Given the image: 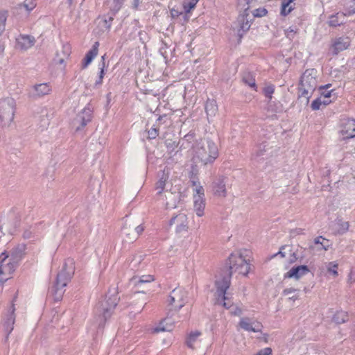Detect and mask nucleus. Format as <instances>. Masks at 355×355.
<instances>
[{
    "instance_id": "nucleus-1",
    "label": "nucleus",
    "mask_w": 355,
    "mask_h": 355,
    "mask_svg": "<svg viewBox=\"0 0 355 355\" xmlns=\"http://www.w3.org/2000/svg\"><path fill=\"white\" fill-rule=\"evenodd\" d=\"M250 260L247 259L240 252H234L229 257L230 272L225 276L218 277L215 284L216 291L215 293V303L223 305L225 308L230 307L231 302L226 297V290L230 285V277L232 272H238L243 275H247L250 270Z\"/></svg>"
},
{
    "instance_id": "nucleus-2",
    "label": "nucleus",
    "mask_w": 355,
    "mask_h": 355,
    "mask_svg": "<svg viewBox=\"0 0 355 355\" xmlns=\"http://www.w3.org/2000/svg\"><path fill=\"white\" fill-rule=\"evenodd\" d=\"M74 268L73 259H69L64 262L62 270L58 274L55 284L51 288V293L56 300H60L62 297L64 288L72 277Z\"/></svg>"
},
{
    "instance_id": "nucleus-3",
    "label": "nucleus",
    "mask_w": 355,
    "mask_h": 355,
    "mask_svg": "<svg viewBox=\"0 0 355 355\" xmlns=\"http://www.w3.org/2000/svg\"><path fill=\"white\" fill-rule=\"evenodd\" d=\"M119 297L116 295L106 296L105 299L101 302L96 307L97 318L95 320L96 325L98 327H103L107 318H109L119 302Z\"/></svg>"
},
{
    "instance_id": "nucleus-4",
    "label": "nucleus",
    "mask_w": 355,
    "mask_h": 355,
    "mask_svg": "<svg viewBox=\"0 0 355 355\" xmlns=\"http://www.w3.org/2000/svg\"><path fill=\"white\" fill-rule=\"evenodd\" d=\"M317 71L314 69L306 70L302 74L299 87V98H304L305 103L309 101L313 92L317 87Z\"/></svg>"
},
{
    "instance_id": "nucleus-5",
    "label": "nucleus",
    "mask_w": 355,
    "mask_h": 355,
    "mask_svg": "<svg viewBox=\"0 0 355 355\" xmlns=\"http://www.w3.org/2000/svg\"><path fill=\"white\" fill-rule=\"evenodd\" d=\"M21 257V250L18 253L13 252L10 257L6 253L0 255V282H3L8 280L11 274L15 270L18 261Z\"/></svg>"
},
{
    "instance_id": "nucleus-6",
    "label": "nucleus",
    "mask_w": 355,
    "mask_h": 355,
    "mask_svg": "<svg viewBox=\"0 0 355 355\" xmlns=\"http://www.w3.org/2000/svg\"><path fill=\"white\" fill-rule=\"evenodd\" d=\"M15 101L11 97L0 100V125L8 126L15 115Z\"/></svg>"
},
{
    "instance_id": "nucleus-7",
    "label": "nucleus",
    "mask_w": 355,
    "mask_h": 355,
    "mask_svg": "<svg viewBox=\"0 0 355 355\" xmlns=\"http://www.w3.org/2000/svg\"><path fill=\"white\" fill-rule=\"evenodd\" d=\"M187 293L182 288L173 289L169 296V304L175 311L182 308L186 302Z\"/></svg>"
},
{
    "instance_id": "nucleus-8",
    "label": "nucleus",
    "mask_w": 355,
    "mask_h": 355,
    "mask_svg": "<svg viewBox=\"0 0 355 355\" xmlns=\"http://www.w3.org/2000/svg\"><path fill=\"white\" fill-rule=\"evenodd\" d=\"M92 111L89 107H85L79 112L72 122V126L76 131L80 130L92 119Z\"/></svg>"
},
{
    "instance_id": "nucleus-9",
    "label": "nucleus",
    "mask_w": 355,
    "mask_h": 355,
    "mask_svg": "<svg viewBox=\"0 0 355 355\" xmlns=\"http://www.w3.org/2000/svg\"><path fill=\"white\" fill-rule=\"evenodd\" d=\"M248 10V8H245L243 13L239 15L236 21L234 24L233 29L239 37H241L243 33L248 31L250 27V21L247 18L249 15L247 12Z\"/></svg>"
},
{
    "instance_id": "nucleus-10",
    "label": "nucleus",
    "mask_w": 355,
    "mask_h": 355,
    "mask_svg": "<svg viewBox=\"0 0 355 355\" xmlns=\"http://www.w3.org/2000/svg\"><path fill=\"white\" fill-rule=\"evenodd\" d=\"M339 132L342 139H347L354 137L355 120L343 119L341 122Z\"/></svg>"
},
{
    "instance_id": "nucleus-11",
    "label": "nucleus",
    "mask_w": 355,
    "mask_h": 355,
    "mask_svg": "<svg viewBox=\"0 0 355 355\" xmlns=\"http://www.w3.org/2000/svg\"><path fill=\"white\" fill-rule=\"evenodd\" d=\"M188 223V217L184 213L177 214L170 220V225L175 226V231L178 233L187 232Z\"/></svg>"
},
{
    "instance_id": "nucleus-12",
    "label": "nucleus",
    "mask_w": 355,
    "mask_h": 355,
    "mask_svg": "<svg viewBox=\"0 0 355 355\" xmlns=\"http://www.w3.org/2000/svg\"><path fill=\"white\" fill-rule=\"evenodd\" d=\"M239 327L243 330L248 332H261L263 326L257 320L250 318H241L239 322Z\"/></svg>"
},
{
    "instance_id": "nucleus-13",
    "label": "nucleus",
    "mask_w": 355,
    "mask_h": 355,
    "mask_svg": "<svg viewBox=\"0 0 355 355\" xmlns=\"http://www.w3.org/2000/svg\"><path fill=\"white\" fill-rule=\"evenodd\" d=\"M35 39L28 35H20L16 39V47L21 51H26L34 46Z\"/></svg>"
},
{
    "instance_id": "nucleus-14",
    "label": "nucleus",
    "mask_w": 355,
    "mask_h": 355,
    "mask_svg": "<svg viewBox=\"0 0 355 355\" xmlns=\"http://www.w3.org/2000/svg\"><path fill=\"white\" fill-rule=\"evenodd\" d=\"M224 176H218L212 183V188L215 196L225 198L227 196V190Z\"/></svg>"
},
{
    "instance_id": "nucleus-15",
    "label": "nucleus",
    "mask_w": 355,
    "mask_h": 355,
    "mask_svg": "<svg viewBox=\"0 0 355 355\" xmlns=\"http://www.w3.org/2000/svg\"><path fill=\"white\" fill-rule=\"evenodd\" d=\"M170 170L168 168H164L161 173L158 174V180L155 184V189L157 190V195L160 196L161 200L164 202V199L162 198V193L164 189L166 181L168 179Z\"/></svg>"
},
{
    "instance_id": "nucleus-16",
    "label": "nucleus",
    "mask_w": 355,
    "mask_h": 355,
    "mask_svg": "<svg viewBox=\"0 0 355 355\" xmlns=\"http://www.w3.org/2000/svg\"><path fill=\"white\" fill-rule=\"evenodd\" d=\"M309 270L306 266H299L293 267L285 275L286 278H294L298 279L309 272Z\"/></svg>"
},
{
    "instance_id": "nucleus-17",
    "label": "nucleus",
    "mask_w": 355,
    "mask_h": 355,
    "mask_svg": "<svg viewBox=\"0 0 355 355\" xmlns=\"http://www.w3.org/2000/svg\"><path fill=\"white\" fill-rule=\"evenodd\" d=\"M15 307L14 305H12L9 313L7 315L6 318L3 320V325L5 328V331L6 332V338H8L9 334L12 332L13 330V325L15 323V318L14 315L15 312Z\"/></svg>"
},
{
    "instance_id": "nucleus-18",
    "label": "nucleus",
    "mask_w": 355,
    "mask_h": 355,
    "mask_svg": "<svg viewBox=\"0 0 355 355\" xmlns=\"http://www.w3.org/2000/svg\"><path fill=\"white\" fill-rule=\"evenodd\" d=\"M349 46V40L348 37H340L334 42L331 51L334 54H338L339 52L347 49Z\"/></svg>"
},
{
    "instance_id": "nucleus-19",
    "label": "nucleus",
    "mask_w": 355,
    "mask_h": 355,
    "mask_svg": "<svg viewBox=\"0 0 355 355\" xmlns=\"http://www.w3.org/2000/svg\"><path fill=\"white\" fill-rule=\"evenodd\" d=\"M205 205V197L202 196H193V210L198 216L201 217L204 215Z\"/></svg>"
},
{
    "instance_id": "nucleus-20",
    "label": "nucleus",
    "mask_w": 355,
    "mask_h": 355,
    "mask_svg": "<svg viewBox=\"0 0 355 355\" xmlns=\"http://www.w3.org/2000/svg\"><path fill=\"white\" fill-rule=\"evenodd\" d=\"M51 91V87L48 83L35 85L32 88V94L40 97L49 94Z\"/></svg>"
},
{
    "instance_id": "nucleus-21",
    "label": "nucleus",
    "mask_w": 355,
    "mask_h": 355,
    "mask_svg": "<svg viewBox=\"0 0 355 355\" xmlns=\"http://www.w3.org/2000/svg\"><path fill=\"white\" fill-rule=\"evenodd\" d=\"M71 53V47L68 44H63L60 51H58L55 58V62L62 64Z\"/></svg>"
},
{
    "instance_id": "nucleus-22",
    "label": "nucleus",
    "mask_w": 355,
    "mask_h": 355,
    "mask_svg": "<svg viewBox=\"0 0 355 355\" xmlns=\"http://www.w3.org/2000/svg\"><path fill=\"white\" fill-rule=\"evenodd\" d=\"M174 322V320L171 318L166 317L156 328H155L154 332L171 331L173 329Z\"/></svg>"
},
{
    "instance_id": "nucleus-23",
    "label": "nucleus",
    "mask_w": 355,
    "mask_h": 355,
    "mask_svg": "<svg viewBox=\"0 0 355 355\" xmlns=\"http://www.w3.org/2000/svg\"><path fill=\"white\" fill-rule=\"evenodd\" d=\"M98 42H96L93 48L86 54L83 62V68L87 67L98 54Z\"/></svg>"
},
{
    "instance_id": "nucleus-24",
    "label": "nucleus",
    "mask_w": 355,
    "mask_h": 355,
    "mask_svg": "<svg viewBox=\"0 0 355 355\" xmlns=\"http://www.w3.org/2000/svg\"><path fill=\"white\" fill-rule=\"evenodd\" d=\"M201 332L198 331H191L186 339L187 345L191 349L195 348V345L199 341Z\"/></svg>"
},
{
    "instance_id": "nucleus-25",
    "label": "nucleus",
    "mask_w": 355,
    "mask_h": 355,
    "mask_svg": "<svg viewBox=\"0 0 355 355\" xmlns=\"http://www.w3.org/2000/svg\"><path fill=\"white\" fill-rule=\"evenodd\" d=\"M345 15L343 12H338L336 15H331L329 17L328 23L331 26H337L345 23Z\"/></svg>"
},
{
    "instance_id": "nucleus-26",
    "label": "nucleus",
    "mask_w": 355,
    "mask_h": 355,
    "mask_svg": "<svg viewBox=\"0 0 355 355\" xmlns=\"http://www.w3.org/2000/svg\"><path fill=\"white\" fill-rule=\"evenodd\" d=\"M166 198V207L167 208H175L177 205L178 195H175L171 192H166L164 195Z\"/></svg>"
},
{
    "instance_id": "nucleus-27",
    "label": "nucleus",
    "mask_w": 355,
    "mask_h": 355,
    "mask_svg": "<svg viewBox=\"0 0 355 355\" xmlns=\"http://www.w3.org/2000/svg\"><path fill=\"white\" fill-rule=\"evenodd\" d=\"M217 105L214 100H209L206 103L205 110L208 116H214L217 112Z\"/></svg>"
},
{
    "instance_id": "nucleus-28",
    "label": "nucleus",
    "mask_w": 355,
    "mask_h": 355,
    "mask_svg": "<svg viewBox=\"0 0 355 355\" xmlns=\"http://www.w3.org/2000/svg\"><path fill=\"white\" fill-rule=\"evenodd\" d=\"M216 159V157H206L205 159L200 157H193L192 162L194 164H197L198 166L199 164L200 166L202 165H207V164H211L214 162Z\"/></svg>"
},
{
    "instance_id": "nucleus-29",
    "label": "nucleus",
    "mask_w": 355,
    "mask_h": 355,
    "mask_svg": "<svg viewBox=\"0 0 355 355\" xmlns=\"http://www.w3.org/2000/svg\"><path fill=\"white\" fill-rule=\"evenodd\" d=\"M331 102V100H326L325 98L323 99L320 96L313 101L311 106L313 110H318L320 108L322 105H326L329 104Z\"/></svg>"
},
{
    "instance_id": "nucleus-30",
    "label": "nucleus",
    "mask_w": 355,
    "mask_h": 355,
    "mask_svg": "<svg viewBox=\"0 0 355 355\" xmlns=\"http://www.w3.org/2000/svg\"><path fill=\"white\" fill-rule=\"evenodd\" d=\"M132 227L134 230V232L132 233V236L128 239L130 242L135 241L144 230V227L141 225L137 226L133 225Z\"/></svg>"
},
{
    "instance_id": "nucleus-31",
    "label": "nucleus",
    "mask_w": 355,
    "mask_h": 355,
    "mask_svg": "<svg viewBox=\"0 0 355 355\" xmlns=\"http://www.w3.org/2000/svg\"><path fill=\"white\" fill-rule=\"evenodd\" d=\"M191 184L193 187H195L193 196H202L205 197V191L203 187L200 185V182L198 180H192Z\"/></svg>"
},
{
    "instance_id": "nucleus-32",
    "label": "nucleus",
    "mask_w": 355,
    "mask_h": 355,
    "mask_svg": "<svg viewBox=\"0 0 355 355\" xmlns=\"http://www.w3.org/2000/svg\"><path fill=\"white\" fill-rule=\"evenodd\" d=\"M199 0H184L183 2V8L186 12H189L193 10Z\"/></svg>"
},
{
    "instance_id": "nucleus-33",
    "label": "nucleus",
    "mask_w": 355,
    "mask_h": 355,
    "mask_svg": "<svg viewBox=\"0 0 355 355\" xmlns=\"http://www.w3.org/2000/svg\"><path fill=\"white\" fill-rule=\"evenodd\" d=\"M243 80L244 83L248 85L250 87L254 88L256 87L255 79L254 76L250 73L244 74Z\"/></svg>"
},
{
    "instance_id": "nucleus-34",
    "label": "nucleus",
    "mask_w": 355,
    "mask_h": 355,
    "mask_svg": "<svg viewBox=\"0 0 355 355\" xmlns=\"http://www.w3.org/2000/svg\"><path fill=\"white\" fill-rule=\"evenodd\" d=\"M314 243L315 244H320L322 246V248L324 250H327L330 247L329 241L323 238L322 236H318L315 239Z\"/></svg>"
},
{
    "instance_id": "nucleus-35",
    "label": "nucleus",
    "mask_w": 355,
    "mask_h": 355,
    "mask_svg": "<svg viewBox=\"0 0 355 355\" xmlns=\"http://www.w3.org/2000/svg\"><path fill=\"white\" fill-rule=\"evenodd\" d=\"M135 284L137 286H139L142 284H148L154 281V277L152 275H143L139 277V279L137 281L136 279H134Z\"/></svg>"
},
{
    "instance_id": "nucleus-36",
    "label": "nucleus",
    "mask_w": 355,
    "mask_h": 355,
    "mask_svg": "<svg viewBox=\"0 0 355 355\" xmlns=\"http://www.w3.org/2000/svg\"><path fill=\"white\" fill-rule=\"evenodd\" d=\"M333 320L337 324L343 323L347 320V315L345 312H338L334 315Z\"/></svg>"
},
{
    "instance_id": "nucleus-37",
    "label": "nucleus",
    "mask_w": 355,
    "mask_h": 355,
    "mask_svg": "<svg viewBox=\"0 0 355 355\" xmlns=\"http://www.w3.org/2000/svg\"><path fill=\"white\" fill-rule=\"evenodd\" d=\"M198 170H199V166H198L197 164H194L193 162V164H191V169L189 173V177L191 181L192 180H198L197 175L198 174Z\"/></svg>"
},
{
    "instance_id": "nucleus-38",
    "label": "nucleus",
    "mask_w": 355,
    "mask_h": 355,
    "mask_svg": "<svg viewBox=\"0 0 355 355\" xmlns=\"http://www.w3.org/2000/svg\"><path fill=\"white\" fill-rule=\"evenodd\" d=\"M123 0H107V5L114 11H117L121 8Z\"/></svg>"
},
{
    "instance_id": "nucleus-39",
    "label": "nucleus",
    "mask_w": 355,
    "mask_h": 355,
    "mask_svg": "<svg viewBox=\"0 0 355 355\" xmlns=\"http://www.w3.org/2000/svg\"><path fill=\"white\" fill-rule=\"evenodd\" d=\"M326 267L328 272L332 274L334 277L338 275V263L336 262H329L327 264Z\"/></svg>"
},
{
    "instance_id": "nucleus-40",
    "label": "nucleus",
    "mask_w": 355,
    "mask_h": 355,
    "mask_svg": "<svg viewBox=\"0 0 355 355\" xmlns=\"http://www.w3.org/2000/svg\"><path fill=\"white\" fill-rule=\"evenodd\" d=\"M133 232L134 230L130 225H129V227H127V224H125L122 229V234L125 236V240L128 242H130L128 239L132 236V233Z\"/></svg>"
},
{
    "instance_id": "nucleus-41",
    "label": "nucleus",
    "mask_w": 355,
    "mask_h": 355,
    "mask_svg": "<svg viewBox=\"0 0 355 355\" xmlns=\"http://www.w3.org/2000/svg\"><path fill=\"white\" fill-rule=\"evenodd\" d=\"M22 6L28 12L33 10L36 6L35 0H25Z\"/></svg>"
},
{
    "instance_id": "nucleus-42",
    "label": "nucleus",
    "mask_w": 355,
    "mask_h": 355,
    "mask_svg": "<svg viewBox=\"0 0 355 355\" xmlns=\"http://www.w3.org/2000/svg\"><path fill=\"white\" fill-rule=\"evenodd\" d=\"M275 87L272 85H266L263 88V92L265 96L269 98V101L272 99V94L274 93Z\"/></svg>"
},
{
    "instance_id": "nucleus-43",
    "label": "nucleus",
    "mask_w": 355,
    "mask_h": 355,
    "mask_svg": "<svg viewBox=\"0 0 355 355\" xmlns=\"http://www.w3.org/2000/svg\"><path fill=\"white\" fill-rule=\"evenodd\" d=\"M101 59H102L103 62L101 64V67H100L101 71H100L98 80H96V85H101L102 83L103 76H104V67H105L104 56H102Z\"/></svg>"
},
{
    "instance_id": "nucleus-44",
    "label": "nucleus",
    "mask_w": 355,
    "mask_h": 355,
    "mask_svg": "<svg viewBox=\"0 0 355 355\" xmlns=\"http://www.w3.org/2000/svg\"><path fill=\"white\" fill-rule=\"evenodd\" d=\"M338 225L339 226L338 231L340 234H343L349 228V224L347 222H338Z\"/></svg>"
},
{
    "instance_id": "nucleus-45",
    "label": "nucleus",
    "mask_w": 355,
    "mask_h": 355,
    "mask_svg": "<svg viewBox=\"0 0 355 355\" xmlns=\"http://www.w3.org/2000/svg\"><path fill=\"white\" fill-rule=\"evenodd\" d=\"M35 234V231L32 227H29L28 229H26L24 230L23 233V237L25 239H30L33 237Z\"/></svg>"
},
{
    "instance_id": "nucleus-46",
    "label": "nucleus",
    "mask_w": 355,
    "mask_h": 355,
    "mask_svg": "<svg viewBox=\"0 0 355 355\" xmlns=\"http://www.w3.org/2000/svg\"><path fill=\"white\" fill-rule=\"evenodd\" d=\"M266 14L267 10L263 8H257L253 11V15L254 17H261L265 16Z\"/></svg>"
},
{
    "instance_id": "nucleus-47",
    "label": "nucleus",
    "mask_w": 355,
    "mask_h": 355,
    "mask_svg": "<svg viewBox=\"0 0 355 355\" xmlns=\"http://www.w3.org/2000/svg\"><path fill=\"white\" fill-rule=\"evenodd\" d=\"M158 135V130L156 128H151L148 130V137L150 139H153L157 137Z\"/></svg>"
},
{
    "instance_id": "nucleus-48",
    "label": "nucleus",
    "mask_w": 355,
    "mask_h": 355,
    "mask_svg": "<svg viewBox=\"0 0 355 355\" xmlns=\"http://www.w3.org/2000/svg\"><path fill=\"white\" fill-rule=\"evenodd\" d=\"M332 92H333V90H331V91H327V90H323L321 92V97L324 99L325 98L326 100H330V98L332 95Z\"/></svg>"
},
{
    "instance_id": "nucleus-49",
    "label": "nucleus",
    "mask_w": 355,
    "mask_h": 355,
    "mask_svg": "<svg viewBox=\"0 0 355 355\" xmlns=\"http://www.w3.org/2000/svg\"><path fill=\"white\" fill-rule=\"evenodd\" d=\"M256 355H272V349L270 347H266L259 351Z\"/></svg>"
},
{
    "instance_id": "nucleus-50",
    "label": "nucleus",
    "mask_w": 355,
    "mask_h": 355,
    "mask_svg": "<svg viewBox=\"0 0 355 355\" xmlns=\"http://www.w3.org/2000/svg\"><path fill=\"white\" fill-rule=\"evenodd\" d=\"M98 24L105 28L106 29H108L110 27V24L108 23L106 19H100Z\"/></svg>"
},
{
    "instance_id": "nucleus-51",
    "label": "nucleus",
    "mask_w": 355,
    "mask_h": 355,
    "mask_svg": "<svg viewBox=\"0 0 355 355\" xmlns=\"http://www.w3.org/2000/svg\"><path fill=\"white\" fill-rule=\"evenodd\" d=\"M295 34V32L294 31L293 29H292L291 28H289L287 31H286V35L288 37L291 38V37H293V35Z\"/></svg>"
},
{
    "instance_id": "nucleus-52",
    "label": "nucleus",
    "mask_w": 355,
    "mask_h": 355,
    "mask_svg": "<svg viewBox=\"0 0 355 355\" xmlns=\"http://www.w3.org/2000/svg\"><path fill=\"white\" fill-rule=\"evenodd\" d=\"M296 291V290L295 288H286L284 291V293L286 295H290L293 293H295Z\"/></svg>"
},
{
    "instance_id": "nucleus-53",
    "label": "nucleus",
    "mask_w": 355,
    "mask_h": 355,
    "mask_svg": "<svg viewBox=\"0 0 355 355\" xmlns=\"http://www.w3.org/2000/svg\"><path fill=\"white\" fill-rule=\"evenodd\" d=\"M140 3V0H134L132 3V6L135 9H137Z\"/></svg>"
},
{
    "instance_id": "nucleus-54",
    "label": "nucleus",
    "mask_w": 355,
    "mask_h": 355,
    "mask_svg": "<svg viewBox=\"0 0 355 355\" xmlns=\"http://www.w3.org/2000/svg\"><path fill=\"white\" fill-rule=\"evenodd\" d=\"M171 14L173 17H178L179 15L178 11L175 10L174 8L171 10Z\"/></svg>"
},
{
    "instance_id": "nucleus-55",
    "label": "nucleus",
    "mask_w": 355,
    "mask_h": 355,
    "mask_svg": "<svg viewBox=\"0 0 355 355\" xmlns=\"http://www.w3.org/2000/svg\"><path fill=\"white\" fill-rule=\"evenodd\" d=\"M285 247L282 248L279 251V252L277 254H280L282 257H284L286 255H285V253L284 252H282V250L284 249Z\"/></svg>"
},
{
    "instance_id": "nucleus-56",
    "label": "nucleus",
    "mask_w": 355,
    "mask_h": 355,
    "mask_svg": "<svg viewBox=\"0 0 355 355\" xmlns=\"http://www.w3.org/2000/svg\"><path fill=\"white\" fill-rule=\"evenodd\" d=\"M241 313V310L240 309H237L236 311L234 312V314L236 315H240Z\"/></svg>"
},
{
    "instance_id": "nucleus-57",
    "label": "nucleus",
    "mask_w": 355,
    "mask_h": 355,
    "mask_svg": "<svg viewBox=\"0 0 355 355\" xmlns=\"http://www.w3.org/2000/svg\"><path fill=\"white\" fill-rule=\"evenodd\" d=\"M5 225H3V226H1L0 227V230H2L3 229H6V227H4Z\"/></svg>"
},
{
    "instance_id": "nucleus-58",
    "label": "nucleus",
    "mask_w": 355,
    "mask_h": 355,
    "mask_svg": "<svg viewBox=\"0 0 355 355\" xmlns=\"http://www.w3.org/2000/svg\"><path fill=\"white\" fill-rule=\"evenodd\" d=\"M294 259H296V257H295L294 259H291V261H293Z\"/></svg>"
},
{
    "instance_id": "nucleus-59",
    "label": "nucleus",
    "mask_w": 355,
    "mask_h": 355,
    "mask_svg": "<svg viewBox=\"0 0 355 355\" xmlns=\"http://www.w3.org/2000/svg\"><path fill=\"white\" fill-rule=\"evenodd\" d=\"M249 2H250V0H246V3H247V4H248V3H249Z\"/></svg>"
}]
</instances>
